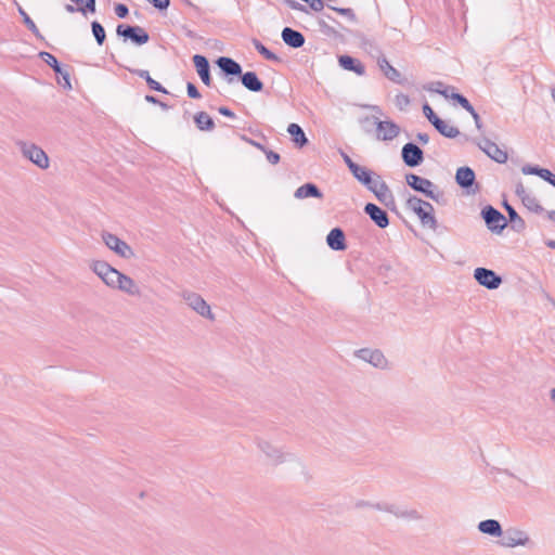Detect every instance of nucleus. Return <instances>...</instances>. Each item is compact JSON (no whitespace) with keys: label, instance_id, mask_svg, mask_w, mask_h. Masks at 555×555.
Returning <instances> with one entry per match:
<instances>
[{"label":"nucleus","instance_id":"35","mask_svg":"<svg viewBox=\"0 0 555 555\" xmlns=\"http://www.w3.org/2000/svg\"><path fill=\"white\" fill-rule=\"evenodd\" d=\"M254 46L256 48V50L267 60H271V61H276L278 60V56L272 53L271 51H269L261 42H259L258 40H255L254 41Z\"/></svg>","mask_w":555,"mask_h":555},{"label":"nucleus","instance_id":"38","mask_svg":"<svg viewBox=\"0 0 555 555\" xmlns=\"http://www.w3.org/2000/svg\"><path fill=\"white\" fill-rule=\"evenodd\" d=\"M538 176L555 186V175H553L548 169L541 168L540 172H538Z\"/></svg>","mask_w":555,"mask_h":555},{"label":"nucleus","instance_id":"58","mask_svg":"<svg viewBox=\"0 0 555 555\" xmlns=\"http://www.w3.org/2000/svg\"><path fill=\"white\" fill-rule=\"evenodd\" d=\"M546 245L550 247V248H555V241L554 240H551L546 243Z\"/></svg>","mask_w":555,"mask_h":555},{"label":"nucleus","instance_id":"12","mask_svg":"<svg viewBox=\"0 0 555 555\" xmlns=\"http://www.w3.org/2000/svg\"><path fill=\"white\" fill-rule=\"evenodd\" d=\"M116 31L117 35L122 36L125 38H129L137 44H144L149 41L147 33L139 26L131 27L118 25Z\"/></svg>","mask_w":555,"mask_h":555},{"label":"nucleus","instance_id":"61","mask_svg":"<svg viewBox=\"0 0 555 555\" xmlns=\"http://www.w3.org/2000/svg\"><path fill=\"white\" fill-rule=\"evenodd\" d=\"M508 211L512 218L516 216V212L512 208H508Z\"/></svg>","mask_w":555,"mask_h":555},{"label":"nucleus","instance_id":"62","mask_svg":"<svg viewBox=\"0 0 555 555\" xmlns=\"http://www.w3.org/2000/svg\"><path fill=\"white\" fill-rule=\"evenodd\" d=\"M551 95H552L553 101L555 102V88H553L551 90Z\"/></svg>","mask_w":555,"mask_h":555},{"label":"nucleus","instance_id":"47","mask_svg":"<svg viewBox=\"0 0 555 555\" xmlns=\"http://www.w3.org/2000/svg\"><path fill=\"white\" fill-rule=\"evenodd\" d=\"M152 2L156 8L160 10L167 9L169 5V0H152Z\"/></svg>","mask_w":555,"mask_h":555},{"label":"nucleus","instance_id":"4","mask_svg":"<svg viewBox=\"0 0 555 555\" xmlns=\"http://www.w3.org/2000/svg\"><path fill=\"white\" fill-rule=\"evenodd\" d=\"M257 448L271 465H280L292 459V454L284 448L269 439H258Z\"/></svg>","mask_w":555,"mask_h":555},{"label":"nucleus","instance_id":"52","mask_svg":"<svg viewBox=\"0 0 555 555\" xmlns=\"http://www.w3.org/2000/svg\"><path fill=\"white\" fill-rule=\"evenodd\" d=\"M517 194L522 198V196L528 195L525 191L524 185L519 184L516 189Z\"/></svg>","mask_w":555,"mask_h":555},{"label":"nucleus","instance_id":"31","mask_svg":"<svg viewBox=\"0 0 555 555\" xmlns=\"http://www.w3.org/2000/svg\"><path fill=\"white\" fill-rule=\"evenodd\" d=\"M76 3L77 11L86 14L87 11L95 12V0H70Z\"/></svg>","mask_w":555,"mask_h":555},{"label":"nucleus","instance_id":"20","mask_svg":"<svg viewBox=\"0 0 555 555\" xmlns=\"http://www.w3.org/2000/svg\"><path fill=\"white\" fill-rule=\"evenodd\" d=\"M338 63L344 69L353 72L359 76H362L365 74L364 65L360 61H358L349 55L339 56Z\"/></svg>","mask_w":555,"mask_h":555},{"label":"nucleus","instance_id":"11","mask_svg":"<svg viewBox=\"0 0 555 555\" xmlns=\"http://www.w3.org/2000/svg\"><path fill=\"white\" fill-rule=\"evenodd\" d=\"M475 280L488 289H496L502 284V279L492 270L477 268L474 271Z\"/></svg>","mask_w":555,"mask_h":555},{"label":"nucleus","instance_id":"49","mask_svg":"<svg viewBox=\"0 0 555 555\" xmlns=\"http://www.w3.org/2000/svg\"><path fill=\"white\" fill-rule=\"evenodd\" d=\"M451 93H455V92L453 91V88H451V87H447V86H446V88H443V90L441 91V95H443L444 98H451Z\"/></svg>","mask_w":555,"mask_h":555},{"label":"nucleus","instance_id":"28","mask_svg":"<svg viewBox=\"0 0 555 555\" xmlns=\"http://www.w3.org/2000/svg\"><path fill=\"white\" fill-rule=\"evenodd\" d=\"M435 128L447 138H455L460 131L454 126L450 125L448 121L442 119H436L434 121Z\"/></svg>","mask_w":555,"mask_h":555},{"label":"nucleus","instance_id":"8","mask_svg":"<svg viewBox=\"0 0 555 555\" xmlns=\"http://www.w3.org/2000/svg\"><path fill=\"white\" fill-rule=\"evenodd\" d=\"M182 297L188 307L192 309L194 312H196L198 315L211 321L215 320V315L211 311L210 306L201 295L189 292L184 293Z\"/></svg>","mask_w":555,"mask_h":555},{"label":"nucleus","instance_id":"26","mask_svg":"<svg viewBox=\"0 0 555 555\" xmlns=\"http://www.w3.org/2000/svg\"><path fill=\"white\" fill-rule=\"evenodd\" d=\"M218 66L229 75H240L242 68L238 63L229 57H220L217 61Z\"/></svg>","mask_w":555,"mask_h":555},{"label":"nucleus","instance_id":"45","mask_svg":"<svg viewBox=\"0 0 555 555\" xmlns=\"http://www.w3.org/2000/svg\"><path fill=\"white\" fill-rule=\"evenodd\" d=\"M267 159L269 163L275 165L280 162V155L272 151L267 152Z\"/></svg>","mask_w":555,"mask_h":555},{"label":"nucleus","instance_id":"34","mask_svg":"<svg viewBox=\"0 0 555 555\" xmlns=\"http://www.w3.org/2000/svg\"><path fill=\"white\" fill-rule=\"evenodd\" d=\"M18 13L21 14V16L23 17V21L25 23V25L28 27V29L35 35V36H39V29L38 27L36 26V24L34 23V21L28 16V14L24 11L23 8H18Z\"/></svg>","mask_w":555,"mask_h":555},{"label":"nucleus","instance_id":"48","mask_svg":"<svg viewBox=\"0 0 555 555\" xmlns=\"http://www.w3.org/2000/svg\"><path fill=\"white\" fill-rule=\"evenodd\" d=\"M443 88H446V86L442 82H434L429 90L441 94Z\"/></svg>","mask_w":555,"mask_h":555},{"label":"nucleus","instance_id":"19","mask_svg":"<svg viewBox=\"0 0 555 555\" xmlns=\"http://www.w3.org/2000/svg\"><path fill=\"white\" fill-rule=\"evenodd\" d=\"M281 36L283 41L292 48H300L305 43V37L302 36V34L289 27H285L282 30Z\"/></svg>","mask_w":555,"mask_h":555},{"label":"nucleus","instance_id":"10","mask_svg":"<svg viewBox=\"0 0 555 555\" xmlns=\"http://www.w3.org/2000/svg\"><path fill=\"white\" fill-rule=\"evenodd\" d=\"M406 183L414 190L424 193L430 199L439 201L440 194L434 191L435 185L428 179L411 173L406 176Z\"/></svg>","mask_w":555,"mask_h":555},{"label":"nucleus","instance_id":"42","mask_svg":"<svg viewBox=\"0 0 555 555\" xmlns=\"http://www.w3.org/2000/svg\"><path fill=\"white\" fill-rule=\"evenodd\" d=\"M186 90H188V95L192 99H199L201 98V94L199 92L197 91L196 87L189 82L188 86H186Z\"/></svg>","mask_w":555,"mask_h":555},{"label":"nucleus","instance_id":"51","mask_svg":"<svg viewBox=\"0 0 555 555\" xmlns=\"http://www.w3.org/2000/svg\"><path fill=\"white\" fill-rule=\"evenodd\" d=\"M417 139L420 142L426 144L429 141V137L426 133H418Z\"/></svg>","mask_w":555,"mask_h":555},{"label":"nucleus","instance_id":"18","mask_svg":"<svg viewBox=\"0 0 555 555\" xmlns=\"http://www.w3.org/2000/svg\"><path fill=\"white\" fill-rule=\"evenodd\" d=\"M193 63L196 68V72L198 76L201 77L202 81L206 85H210V75H209V64L205 56L203 55H194L193 56Z\"/></svg>","mask_w":555,"mask_h":555},{"label":"nucleus","instance_id":"54","mask_svg":"<svg viewBox=\"0 0 555 555\" xmlns=\"http://www.w3.org/2000/svg\"><path fill=\"white\" fill-rule=\"evenodd\" d=\"M248 142H249L251 145L256 146L257 149H260V150L264 151V149H263V146H262L261 144H259V143H257V142H255V141H253V140H248Z\"/></svg>","mask_w":555,"mask_h":555},{"label":"nucleus","instance_id":"24","mask_svg":"<svg viewBox=\"0 0 555 555\" xmlns=\"http://www.w3.org/2000/svg\"><path fill=\"white\" fill-rule=\"evenodd\" d=\"M287 132L292 137L293 142L298 146L302 147L307 144L308 139L304 132V130L297 124H289L287 127Z\"/></svg>","mask_w":555,"mask_h":555},{"label":"nucleus","instance_id":"37","mask_svg":"<svg viewBox=\"0 0 555 555\" xmlns=\"http://www.w3.org/2000/svg\"><path fill=\"white\" fill-rule=\"evenodd\" d=\"M141 77H145L146 79V82L149 83V86L155 90V91H159V92H166L165 89L162 87V85L159 82H157L156 80L152 79L149 75L147 72H143L141 74Z\"/></svg>","mask_w":555,"mask_h":555},{"label":"nucleus","instance_id":"9","mask_svg":"<svg viewBox=\"0 0 555 555\" xmlns=\"http://www.w3.org/2000/svg\"><path fill=\"white\" fill-rule=\"evenodd\" d=\"M354 356L359 360L366 362L379 370H386L389 366L388 360L386 359L384 353L378 349L362 348L357 350Z\"/></svg>","mask_w":555,"mask_h":555},{"label":"nucleus","instance_id":"41","mask_svg":"<svg viewBox=\"0 0 555 555\" xmlns=\"http://www.w3.org/2000/svg\"><path fill=\"white\" fill-rule=\"evenodd\" d=\"M423 112L433 125L434 121H436V119H439V117H437V115L434 113L433 108L428 104H425L423 106Z\"/></svg>","mask_w":555,"mask_h":555},{"label":"nucleus","instance_id":"56","mask_svg":"<svg viewBox=\"0 0 555 555\" xmlns=\"http://www.w3.org/2000/svg\"><path fill=\"white\" fill-rule=\"evenodd\" d=\"M547 218L551 220V221H554L555 222V210H551L547 212Z\"/></svg>","mask_w":555,"mask_h":555},{"label":"nucleus","instance_id":"33","mask_svg":"<svg viewBox=\"0 0 555 555\" xmlns=\"http://www.w3.org/2000/svg\"><path fill=\"white\" fill-rule=\"evenodd\" d=\"M91 27H92V33H93V36H94L98 44L102 46L105 40V37H106L103 26L98 22H93L91 24Z\"/></svg>","mask_w":555,"mask_h":555},{"label":"nucleus","instance_id":"13","mask_svg":"<svg viewBox=\"0 0 555 555\" xmlns=\"http://www.w3.org/2000/svg\"><path fill=\"white\" fill-rule=\"evenodd\" d=\"M479 147L493 160L499 164H505L507 162V152L501 149L496 143L489 139H483L479 142Z\"/></svg>","mask_w":555,"mask_h":555},{"label":"nucleus","instance_id":"59","mask_svg":"<svg viewBox=\"0 0 555 555\" xmlns=\"http://www.w3.org/2000/svg\"><path fill=\"white\" fill-rule=\"evenodd\" d=\"M64 79H65V80H64V83H66V86H67L68 88H70L72 86H70V82H69L68 76L66 75V76L64 77Z\"/></svg>","mask_w":555,"mask_h":555},{"label":"nucleus","instance_id":"21","mask_svg":"<svg viewBox=\"0 0 555 555\" xmlns=\"http://www.w3.org/2000/svg\"><path fill=\"white\" fill-rule=\"evenodd\" d=\"M478 529L483 534H488L494 538H501L503 534L502 527L500 522L495 519H487L482 520L478 524Z\"/></svg>","mask_w":555,"mask_h":555},{"label":"nucleus","instance_id":"30","mask_svg":"<svg viewBox=\"0 0 555 555\" xmlns=\"http://www.w3.org/2000/svg\"><path fill=\"white\" fill-rule=\"evenodd\" d=\"M378 66L388 79L392 81H398L400 77L399 72L395 67H392L385 57L378 59Z\"/></svg>","mask_w":555,"mask_h":555},{"label":"nucleus","instance_id":"46","mask_svg":"<svg viewBox=\"0 0 555 555\" xmlns=\"http://www.w3.org/2000/svg\"><path fill=\"white\" fill-rule=\"evenodd\" d=\"M541 168L538 167H531V166H525L522 167L521 171L525 175H537L540 172Z\"/></svg>","mask_w":555,"mask_h":555},{"label":"nucleus","instance_id":"25","mask_svg":"<svg viewBox=\"0 0 555 555\" xmlns=\"http://www.w3.org/2000/svg\"><path fill=\"white\" fill-rule=\"evenodd\" d=\"M242 83L250 91L259 92L262 90L263 85L253 72H247L242 76Z\"/></svg>","mask_w":555,"mask_h":555},{"label":"nucleus","instance_id":"63","mask_svg":"<svg viewBox=\"0 0 555 555\" xmlns=\"http://www.w3.org/2000/svg\"><path fill=\"white\" fill-rule=\"evenodd\" d=\"M146 100H147V101H151V102H154V101H155L153 96H146Z\"/></svg>","mask_w":555,"mask_h":555},{"label":"nucleus","instance_id":"15","mask_svg":"<svg viewBox=\"0 0 555 555\" xmlns=\"http://www.w3.org/2000/svg\"><path fill=\"white\" fill-rule=\"evenodd\" d=\"M402 158L408 166L415 167L422 163L423 152L415 144L408 143L402 149Z\"/></svg>","mask_w":555,"mask_h":555},{"label":"nucleus","instance_id":"1","mask_svg":"<svg viewBox=\"0 0 555 555\" xmlns=\"http://www.w3.org/2000/svg\"><path fill=\"white\" fill-rule=\"evenodd\" d=\"M89 269L111 289L119 291L130 296L140 294L139 286L133 279L112 267L105 260H91Z\"/></svg>","mask_w":555,"mask_h":555},{"label":"nucleus","instance_id":"55","mask_svg":"<svg viewBox=\"0 0 555 555\" xmlns=\"http://www.w3.org/2000/svg\"><path fill=\"white\" fill-rule=\"evenodd\" d=\"M345 162H346V164H347V166H348V168H349V169H350V166H351V165H357L356 163H353V162L350 159V157H349V156H345Z\"/></svg>","mask_w":555,"mask_h":555},{"label":"nucleus","instance_id":"50","mask_svg":"<svg viewBox=\"0 0 555 555\" xmlns=\"http://www.w3.org/2000/svg\"><path fill=\"white\" fill-rule=\"evenodd\" d=\"M219 113L223 116H227V117H234V114L233 112H231L229 108L227 107H220L219 108Z\"/></svg>","mask_w":555,"mask_h":555},{"label":"nucleus","instance_id":"16","mask_svg":"<svg viewBox=\"0 0 555 555\" xmlns=\"http://www.w3.org/2000/svg\"><path fill=\"white\" fill-rule=\"evenodd\" d=\"M483 219L491 230H502L505 227V218L496 209L487 207L482 210Z\"/></svg>","mask_w":555,"mask_h":555},{"label":"nucleus","instance_id":"5","mask_svg":"<svg viewBox=\"0 0 555 555\" xmlns=\"http://www.w3.org/2000/svg\"><path fill=\"white\" fill-rule=\"evenodd\" d=\"M406 206L418 217L424 227L431 230L436 229L437 221L434 216V207L430 203L422 201L416 196H411L406 201Z\"/></svg>","mask_w":555,"mask_h":555},{"label":"nucleus","instance_id":"6","mask_svg":"<svg viewBox=\"0 0 555 555\" xmlns=\"http://www.w3.org/2000/svg\"><path fill=\"white\" fill-rule=\"evenodd\" d=\"M20 151L26 159L31 162L40 169H48L50 166V159L47 153L35 143L30 142H18Z\"/></svg>","mask_w":555,"mask_h":555},{"label":"nucleus","instance_id":"2","mask_svg":"<svg viewBox=\"0 0 555 555\" xmlns=\"http://www.w3.org/2000/svg\"><path fill=\"white\" fill-rule=\"evenodd\" d=\"M350 171L353 177L373 192L379 201L385 202L390 196L387 184L379 176L373 173L367 168L360 165H351Z\"/></svg>","mask_w":555,"mask_h":555},{"label":"nucleus","instance_id":"53","mask_svg":"<svg viewBox=\"0 0 555 555\" xmlns=\"http://www.w3.org/2000/svg\"><path fill=\"white\" fill-rule=\"evenodd\" d=\"M65 10L68 12V13H74L77 11V8H75L74 5L72 4H66L65 5Z\"/></svg>","mask_w":555,"mask_h":555},{"label":"nucleus","instance_id":"7","mask_svg":"<svg viewBox=\"0 0 555 555\" xmlns=\"http://www.w3.org/2000/svg\"><path fill=\"white\" fill-rule=\"evenodd\" d=\"M101 238L105 246L117 256L124 259H131L134 257V251L131 246L127 242L119 238L117 235L104 231L101 234Z\"/></svg>","mask_w":555,"mask_h":555},{"label":"nucleus","instance_id":"36","mask_svg":"<svg viewBox=\"0 0 555 555\" xmlns=\"http://www.w3.org/2000/svg\"><path fill=\"white\" fill-rule=\"evenodd\" d=\"M40 57L50 65L56 73H61V67L59 65L57 60L51 53L40 52Z\"/></svg>","mask_w":555,"mask_h":555},{"label":"nucleus","instance_id":"23","mask_svg":"<svg viewBox=\"0 0 555 555\" xmlns=\"http://www.w3.org/2000/svg\"><path fill=\"white\" fill-rule=\"evenodd\" d=\"M455 180L462 188H469L475 182V172L469 167H461L456 171Z\"/></svg>","mask_w":555,"mask_h":555},{"label":"nucleus","instance_id":"32","mask_svg":"<svg viewBox=\"0 0 555 555\" xmlns=\"http://www.w3.org/2000/svg\"><path fill=\"white\" fill-rule=\"evenodd\" d=\"M451 99L455 100L459 102V104L465 108L467 112H469L475 119H478V115L476 114V112L474 111V107L470 105V103L468 102V100L466 98H464L463 95L459 94V93H451Z\"/></svg>","mask_w":555,"mask_h":555},{"label":"nucleus","instance_id":"14","mask_svg":"<svg viewBox=\"0 0 555 555\" xmlns=\"http://www.w3.org/2000/svg\"><path fill=\"white\" fill-rule=\"evenodd\" d=\"M400 128L390 120L376 121V138L383 141H390L398 137Z\"/></svg>","mask_w":555,"mask_h":555},{"label":"nucleus","instance_id":"40","mask_svg":"<svg viewBox=\"0 0 555 555\" xmlns=\"http://www.w3.org/2000/svg\"><path fill=\"white\" fill-rule=\"evenodd\" d=\"M522 202L525 203V205H527L530 209H533V210H539L541 209V207L539 206V204L537 203L535 198L530 196L529 194L526 195V196H522Z\"/></svg>","mask_w":555,"mask_h":555},{"label":"nucleus","instance_id":"17","mask_svg":"<svg viewBox=\"0 0 555 555\" xmlns=\"http://www.w3.org/2000/svg\"><path fill=\"white\" fill-rule=\"evenodd\" d=\"M364 211L379 228H386L388 225V216L386 211L379 208L378 206L369 203L365 205Z\"/></svg>","mask_w":555,"mask_h":555},{"label":"nucleus","instance_id":"44","mask_svg":"<svg viewBox=\"0 0 555 555\" xmlns=\"http://www.w3.org/2000/svg\"><path fill=\"white\" fill-rule=\"evenodd\" d=\"M115 13L118 17L124 18L128 14V8L125 4H117L115 7Z\"/></svg>","mask_w":555,"mask_h":555},{"label":"nucleus","instance_id":"57","mask_svg":"<svg viewBox=\"0 0 555 555\" xmlns=\"http://www.w3.org/2000/svg\"><path fill=\"white\" fill-rule=\"evenodd\" d=\"M337 12H339L340 14H347L348 12H350L349 9H335Z\"/></svg>","mask_w":555,"mask_h":555},{"label":"nucleus","instance_id":"60","mask_svg":"<svg viewBox=\"0 0 555 555\" xmlns=\"http://www.w3.org/2000/svg\"><path fill=\"white\" fill-rule=\"evenodd\" d=\"M551 399L555 402V388L551 390Z\"/></svg>","mask_w":555,"mask_h":555},{"label":"nucleus","instance_id":"22","mask_svg":"<svg viewBox=\"0 0 555 555\" xmlns=\"http://www.w3.org/2000/svg\"><path fill=\"white\" fill-rule=\"evenodd\" d=\"M326 243L334 250L346 249L345 234L338 228H335L330 231L326 237Z\"/></svg>","mask_w":555,"mask_h":555},{"label":"nucleus","instance_id":"43","mask_svg":"<svg viewBox=\"0 0 555 555\" xmlns=\"http://www.w3.org/2000/svg\"><path fill=\"white\" fill-rule=\"evenodd\" d=\"M410 100L406 95L404 94H399L396 96V105L400 108H403L404 106H406L409 104Z\"/></svg>","mask_w":555,"mask_h":555},{"label":"nucleus","instance_id":"3","mask_svg":"<svg viewBox=\"0 0 555 555\" xmlns=\"http://www.w3.org/2000/svg\"><path fill=\"white\" fill-rule=\"evenodd\" d=\"M500 545L505 548H515V547H533L534 542L532 541L530 534L527 530L521 529L519 527H508L503 530V534L501 535Z\"/></svg>","mask_w":555,"mask_h":555},{"label":"nucleus","instance_id":"27","mask_svg":"<svg viewBox=\"0 0 555 555\" xmlns=\"http://www.w3.org/2000/svg\"><path fill=\"white\" fill-rule=\"evenodd\" d=\"M310 196H313V197L322 196L319 189L312 183L304 184V185L299 186L295 192V197L299 198V199L307 198Z\"/></svg>","mask_w":555,"mask_h":555},{"label":"nucleus","instance_id":"29","mask_svg":"<svg viewBox=\"0 0 555 555\" xmlns=\"http://www.w3.org/2000/svg\"><path fill=\"white\" fill-rule=\"evenodd\" d=\"M195 124L199 130L210 131L215 127V122L211 117L205 113L201 112L194 117Z\"/></svg>","mask_w":555,"mask_h":555},{"label":"nucleus","instance_id":"39","mask_svg":"<svg viewBox=\"0 0 555 555\" xmlns=\"http://www.w3.org/2000/svg\"><path fill=\"white\" fill-rule=\"evenodd\" d=\"M375 507L377 509H380V511L392 513V514H395L398 517L404 515L402 512L398 511V508L395 505H380V504H376Z\"/></svg>","mask_w":555,"mask_h":555}]
</instances>
